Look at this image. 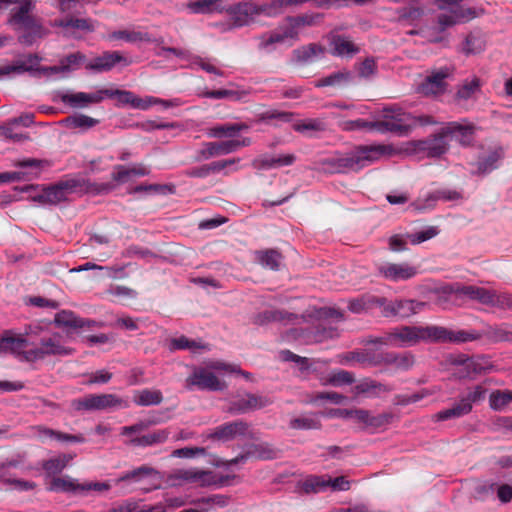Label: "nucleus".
<instances>
[{"label": "nucleus", "instance_id": "obj_4", "mask_svg": "<svg viewBox=\"0 0 512 512\" xmlns=\"http://www.w3.org/2000/svg\"><path fill=\"white\" fill-rule=\"evenodd\" d=\"M35 4L32 0H20L19 5L10 10L8 24L15 30H25L34 34H39L41 31V24L32 15Z\"/></svg>", "mask_w": 512, "mask_h": 512}, {"label": "nucleus", "instance_id": "obj_37", "mask_svg": "<svg viewBox=\"0 0 512 512\" xmlns=\"http://www.w3.org/2000/svg\"><path fill=\"white\" fill-rule=\"evenodd\" d=\"M55 322L60 326H65V327L74 328V329L84 328V327L89 328L94 323L93 320L78 317L72 311H67V310H63V311L57 313L55 316Z\"/></svg>", "mask_w": 512, "mask_h": 512}, {"label": "nucleus", "instance_id": "obj_6", "mask_svg": "<svg viewBox=\"0 0 512 512\" xmlns=\"http://www.w3.org/2000/svg\"><path fill=\"white\" fill-rule=\"evenodd\" d=\"M71 354H73V349L66 347L63 344L62 337L54 334L41 338L39 346L25 352V359L27 361H37L47 356H67Z\"/></svg>", "mask_w": 512, "mask_h": 512}, {"label": "nucleus", "instance_id": "obj_61", "mask_svg": "<svg viewBox=\"0 0 512 512\" xmlns=\"http://www.w3.org/2000/svg\"><path fill=\"white\" fill-rule=\"evenodd\" d=\"M489 306L512 310V295L507 292H499L492 289V303H490Z\"/></svg>", "mask_w": 512, "mask_h": 512}, {"label": "nucleus", "instance_id": "obj_2", "mask_svg": "<svg viewBox=\"0 0 512 512\" xmlns=\"http://www.w3.org/2000/svg\"><path fill=\"white\" fill-rule=\"evenodd\" d=\"M413 116L404 112L401 108H384L382 118L374 121V130L386 133L390 132L398 136L407 135L413 128Z\"/></svg>", "mask_w": 512, "mask_h": 512}, {"label": "nucleus", "instance_id": "obj_25", "mask_svg": "<svg viewBox=\"0 0 512 512\" xmlns=\"http://www.w3.org/2000/svg\"><path fill=\"white\" fill-rule=\"evenodd\" d=\"M36 435L42 442L54 440L58 442L84 443L85 437L82 434H68L58 430H53L45 426L35 427Z\"/></svg>", "mask_w": 512, "mask_h": 512}, {"label": "nucleus", "instance_id": "obj_33", "mask_svg": "<svg viewBox=\"0 0 512 512\" xmlns=\"http://www.w3.org/2000/svg\"><path fill=\"white\" fill-rule=\"evenodd\" d=\"M50 491L55 492H86L91 489V485H82L70 477H54L50 484Z\"/></svg>", "mask_w": 512, "mask_h": 512}, {"label": "nucleus", "instance_id": "obj_60", "mask_svg": "<svg viewBox=\"0 0 512 512\" xmlns=\"http://www.w3.org/2000/svg\"><path fill=\"white\" fill-rule=\"evenodd\" d=\"M78 184L79 181L77 179L64 177L53 185L42 187L40 192H64L76 188Z\"/></svg>", "mask_w": 512, "mask_h": 512}, {"label": "nucleus", "instance_id": "obj_11", "mask_svg": "<svg viewBox=\"0 0 512 512\" xmlns=\"http://www.w3.org/2000/svg\"><path fill=\"white\" fill-rule=\"evenodd\" d=\"M379 275L392 282L405 281L413 278L417 274L416 267L403 262L391 263L380 262L376 265Z\"/></svg>", "mask_w": 512, "mask_h": 512}, {"label": "nucleus", "instance_id": "obj_21", "mask_svg": "<svg viewBox=\"0 0 512 512\" xmlns=\"http://www.w3.org/2000/svg\"><path fill=\"white\" fill-rule=\"evenodd\" d=\"M228 13L234 27L248 25L253 16L259 13L256 5L248 2L238 3L229 8Z\"/></svg>", "mask_w": 512, "mask_h": 512}, {"label": "nucleus", "instance_id": "obj_1", "mask_svg": "<svg viewBox=\"0 0 512 512\" xmlns=\"http://www.w3.org/2000/svg\"><path fill=\"white\" fill-rule=\"evenodd\" d=\"M395 153L396 150L391 145H360L344 155L322 160L321 168L327 173L358 171L384 156H392Z\"/></svg>", "mask_w": 512, "mask_h": 512}, {"label": "nucleus", "instance_id": "obj_17", "mask_svg": "<svg viewBox=\"0 0 512 512\" xmlns=\"http://www.w3.org/2000/svg\"><path fill=\"white\" fill-rule=\"evenodd\" d=\"M504 157V150L501 146H493L488 148L476 162L475 174L486 175L493 170L497 169L499 162Z\"/></svg>", "mask_w": 512, "mask_h": 512}, {"label": "nucleus", "instance_id": "obj_28", "mask_svg": "<svg viewBox=\"0 0 512 512\" xmlns=\"http://www.w3.org/2000/svg\"><path fill=\"white\" fill-rule=\"evenodd\" d=\"M382 361L384 365L392 366L398 371H407L415 364V357L411 352H385Z\"/></svg>", "mask_w": 512, "mask_h": 512}, {"label": "nucleus", "instance_id": "obj_31", "mask_svg": "<svg viewBox=\"0 0 512 512\" xmlns=\"http://www.w3.org/2000/svg\"><path fill=\"white\" fill-rule=\"evenodd\" d=\"M296 318L295 314L285 310H264L254 315L253 323L256 325H267L273 322H288Z\"/></svg>", "mask_w": 512, "mask_h": 512}, {"label": "nucleus", "instance_id": "obj_10", "mask_svg": "<svg viewBox=\"0 0 512 512\" xmlns=\"http://www.w3.org/2000/svg\"><path fill=\"white\" fill-rule=\"evenodd\" d=\"M251 144V139L245 137L243 139H229L220 142H207L204 144L203 149L199 151V155L203 159L227 155L238 151L242 147H247Z\"/></svg>", "mask_w": 512, "mask_h": 512}, {"label": "nucleus", "instance_id": "obj_8", "mask_svg": "<svg viewBox=\"0 0 512 512\" xmlns=\"http://www.w3.org/2000/svg\"><path fill=\"white\" fill-rule=\"evenodd\" d=\"M447 134L443 133V127L440 131L431 137L423 140L412 141L410 151L416 154H423L429 158L440 157L448 151Z\"/></svg>", "mask_w": 512, "mask_h": 512}, {"label": "nucleus", "instance_id": "obj_54", "mask_svg": "<svg viewBox=\"0 0 512 512\" xmlns=\"http://www.w3.org/2000/svg\"><path fill=\"white\" fill-rule=\"evenodd\" d=\"M326 128V122L319 118L305 119L293 125V129L299 133H305L307 131L323 132Z\"/></svg>", "mask_w": 512, "mask_h": 512}, {"label": "nucleus", "instance_id": "obj_51", "mask_svg": "<svg viewBox=\"0 0 512 512\" xmlns=\"http://www.w3.org/2000/svg\"><path fill=\"white\" fill-rule=\"evenodd\" d=\"M512 403V391L495 390L489 396V406L492 410L501 411Z\"/></svg>", "mask_w": 512, "mask_h": 512}, {"label": "nucleus", "instance_id": "obj_58", "mask_svg": "<svg viewBox=\"0 0 512 512\" xmlns=\"http://www.w3.org/2000/svg\"><path fill=\"white\" fill-rule=\"evenodd\" d=\"M244 94H245L244 92H239V91H235V90L219 89V90H205L200 94V97L212 98V99L230 98L233 100H240Z\"/></svg>", "mask_w": 512, "mask_h": 512}, {"label": "nucleus", "instance_id": "obj_39", "mask_svg": "<svg viewBox=\"0 0 512 512\" xmlns=\"http://www.w3.org/2000/svg\"><path fill=\"white\" fill-rule=\"evenodd\" d=\"M148 174H149V169L142 164H136L131 167L117 165L114 167L112 178L117 182H126L131 177L145 176Z\"/></svg>", "mask_w": 512, "mask_h": 512}, {"label": "nucleus", "instance_id": "obj_7", "mask_svg": "<svg viewBox=\"0 0 512 512\" xmlns=\"http://www.w3.org/2000/svg\"><path fill=\"white\" fill-rule=\"evenodd\" d=\"M76 410L96 411L127 408L128 402L115 394H89L74 401Z\"/></svg>", "mask_w": 512, "mask_h": 512}, {"label": "nucleus", "instance_id": "obj_53", "mask_svg": "<svg viewBox=\"0 0 512 512\" xmlns=\"http://www.w3.org/2000/svg\"><path fill=\"white\" fill-rule=\"evenodd\" d=\"M425 304L414 300H396V316L407 318L416 314Z\"/></svg>", "mask_w": 512, "mask_h": 512}, {"label": "nucleus", "instance_id": "obj_43", "mask_svg": "<svg viewBox=\"0 0 512 512\" xmlns=\"http://www.w3.org/2000/svg\"><path fill=\"white\" fill-rule=\"evenodd\" d=\"M133 401L138 406L159 405L163 401V395L160 390L146 388L135 391Z\"/></svg>", "mask_w": 512, "mask_h": 512}, {"label": "nucleus", "instance_id": "obj_12", "mask_svg": "<svg viewBox=\"0 0 512 512\" xmlns=\"http://www.w3.org/2000/svg\"><path fill=\"white\" fill-rule=\"evenodd\" d=\"M456 299H467L489 306L492 303V289L475 285L456 284L452 287Z\"/></svg>", "mask_w": 512, "mask_h": 512}, {"label": "nucleus", "instance_id": "obj_27", "mask_svg": "<svg viewBox=\"0 0 512 512\" xmlns=\"http://www.w3.org/2000/svg\"><path fill=\"white\" fill-rule=\"evenodd\" d=\"M32 344L27 336L5 335L0 339V350L25 356V352L31 349L29 346Z\"/></svg>", "mask_w": 512, "mask_h": 512}, {"label": "nucleus", "instance_id": "obj_63", "mask_svg": "<svg viewBox=\"0 0 512 512\" xmlns=\"http://www.w3.org/2000/svg\"><path fill=\"white\" fill-rule=\"evenodd\" d=\"M354 380L353 374L346 370L332 371L328 378V382L333 386L352 384Z\"/></svg>", "mask_w": 512, "mask_h": 512}, {"label": "nucleus", "instance_id": "obj_5", "mask_svg": "<svg viewBox=\"0 0 512 512\" xmlns=\"http://www.w3.org/2000/svg\"><path fill=\"white\" fill-rule=\"evenodd\" d=\"M289 24L280 26L277 29L264 33L259 37V47L267 49L271 45L282 43L285 39L295 38L298 35L297 27L312 24V17L298 16L289 18Z\"/></svg>", "mask_w": 512, "mask_h": 512}, {"label": "nucleus", "instance_id": "obj_9", "mask_svg": "<svg viewBox=\"0 0 512 512\" xmlns=\"http://www.w3.org/2000/svg\"><path fill=\"white\" fill-rule=\"evenodd\" d=\"M273 403V400L267 395L244 393L238 395L231 401L229 412L233 414H245L250 411L265 408Z\"/></svg>", "mask_w": 512, "mask_h": 512}, {"label": "nucleus", "instance_id": "obj_15", "mask_svg": "<svg viewBox=\"0 0 512 512\" xmlns=\"http://www.w3.org/2000/svg\"><path fill=\"white\" fill-rule=\"evenodd\" d=\"M448 75V71L443 69L432 73L419 85L418 92L427 97H436L443 94L447 88L445 79Z\"/></svg>", "mask_w": 512, "mask_h": 512}, {"label": "nucleus", "instance_id": "obj_34", "mask_svg": "<svg viewBox=\"0 0 512 512\" xmlns=\"http://www.w3.org/2000/svg\"><path fill=\"white\" fill-rule=\"evenodd\" d=\"M239 161H240L239 158L214 161L212 163L205 164L200 167L192 168L188 172V174L193 177H199V178L206 177L211 173L220 172L221 170H223L229 166L235 165Z\"/></svg>", "mask_w": 512, "mask_h": 512}, {"label": "nucleus", "instance_id": "obj_38", "mask_svg": "<svg viewBox=\"0 0 512 512\" xmlns=\"http://www.w3.org/2000/svg\"><path fill=\"white\" fill-rule=\"evenodd\" d=\"M74 454L62 453L42 463V468L48 476L60 474L67 465L74 459Z\"/></svg>", "mask_w": 512, "mask_h": 512}, {"label": "nucleus", "instance_id": "obj_14", "mask_svg": "<svg viewBox=\"0 0 512 512\" xmlns=\"http://www.w3.org/2000/svg\"><path fill=\"white\" fill-rule=\"evenodd\" d=\"M462 0H435V4L440 10L448 9L457 24L468 22L483 13V10H477L471 7L460 5Z\"/></svg>", "mask_w": 512, "mask_h": 512}, {"label": "nucleus", "instance_id": "obj_29", "mask_svg": "<svg viewBox=\"0 0 512 512\" xmlns=\"http://www.w3.org/2000/svg\"><path fill=\"white\" fill-rule=\"evenodd\" d=\"M250 126L246 123H224L218 124L208 129V136L213 138L233 139L239 132L247 131Z\"/></svg>", "mask_w": 512, "mask_h": 512}, {"label": "nucleus", "instance_id": "obj_46", "mask_svg": "<svg viewBox=\"0 0 512 512\" xmlns=\"http://www.w3.org/2000/svg\"><path fill=\"white\" fill-rule=\"evenodd\" d=\"M481 85V80L478 77L463 81L456 92L455 99L458 101L472 99L475 94L480 92Z\"/></svg>", "mask_w": 512, "mask_h": 512}, {"label": "nucleus", "instance_id": "obj_40", "mask_svg": "<svg viewBox=\"0 0 512 512\" xmlns=\"http://www.w3.org/2000/svg\"><path fill=\"white\" fill-rule=\"evenodd\" d=\"M255 259L264 268L278 270L283 257L281 253L275 249H266L256 251Z\"/></svg>", "mask_w": 512, "mask_h": 512}, {"label": "nucleus", "instance_id": "obj_41", "mask_svg": "<svg viewBox=\"0 0 512 512\" xmlns=\"http://www.w3.org/2000/svg\"><path fill=\"white\" fill-rule=\"evenodd\" d=\"M352 79L351 72L348 70H341L334 72L330 75L322 77L314 81V86L317 88L322 87H340L345 85Z\"/></svg>", "mask_w": 512, "mask_h": 512}, {"label": "nucleus", "instance_id": "obj_57", "mask_svg": "<svg viewBox=\"0 0 512 512\" xmlns=\"http://www.w3.org/2000/svg\"><path fill=\"white\" fill-rule=\"evenodd\" d=\"M29 199L41 206L57 205L68 200L66 194H34Z\"/></svg>", "mask_w": 512, "mask_h": 512}, {"label": "nucleus", "instance_id": "obj_23", "mask_svg": "<svg viewBox=\"0 0 512 512\" xmlns=\"http://www.w3.org/2000/svg\"><path fill=\"white\" fill-rule=\"evenodd\" d=\"M296 160L294 154L280 156L261 155L252 161V166L257 170H268L292 165Z\"/></svg>", "mask_w": 512, "mask_h": 512}, {"label": "nucleus", "instance_id": "obj_56", "mask_svg": "<svg viewBox=\"0 0 512 512\" xmlns=\"http://www.w3.org/2000/svg\"><path fill=\"white\" fill-rule=\"evenodd\" d=\"M153 474H157V471L154 468L147 466V465H143V466H140L132 471H128V472L124 473L120 477L119 481L125 482V481H129V480H134L136 482H139L143 478L149 477Z\"/></svg>", "mask_w": 512, "mask_h": 512}, {"label": "nucleus", "instance_id": "obj_26", "mask_svg": "<svg viewBox=\"0 0 512 512\" xmlns=\"http://www.w3.org/2000/svg\"><path fill=\"white\" fill-rule=\"evenodd\" d=\"M330 47L332 54L340 57H352L360 51L349 37L338 34L331 35Z\"/></svg>", "mask_w": 512, "mask_h": 512}, {"label": "nucleus", "instance_id": "obj_35", "mask_svg": "<svg viewBox=\"0 0 512 512\" xmlns=\"http://www.w3.org/2000/svg\"><path fill=\"white\" fill-rule=\"evenodd\" d=\"M472 411V407L469 402H466L461 396L458 401L455 402L452 407L439 411L436 414V419L439 421H445L449 419L461 418L468 415Z\"/></svg>", "mask_w": 512, "mask_h": 512}, {"label": "nucleus", "instance_id": "obj_24", "mask_svg": "<svg viewBox=\"0 0 512 512\" xmlns=\"http://www.w3.org/2000/svg\"><path fill=\"white\" fill-rule=\"evenodd\" d=\"M123 56L117 51H107L102 55L94 58L85 66L87 70L97 73L110 71L116 64L124 61Z\"/></svg>", "mask_w": 512, "mask_h": 512}, {"label": "nucleus", "instance_id": "obj_30", "mask_svg": "<svg viewBox=\"0 0 512 512\" xmlns=\"http://www.w3.org/2000/svg\"><path fill=\"white\" fill-rule=\"evenodd\" d=\"M492 365L483 358H469L463 370H458L457 374L460 378L475 379L477 376L486 374Z\"/></svg>", "mask_w": 512, "mask_h": 512}, {"label": "nucleus", "instance_id": "obj_49", "mask_svg": "<svg viewBox=\"0 0 512 512\" xmlns=\"http://www.w3.org/2000/svg\"><path fill=\"white\" fill-rule=\"evenodd\" d=\"M289 427L295 430L320 429L321 422L316 414H305L290 420Z\"/></svg>", "mask_w": 512, "mask_h": 512}, {"label": "nucleus", "instance_id": "obj_55", "mask_svg": "<svg viewBox=\"0 0 512 512\" xmlns=\"http://www.w3.org/2000/svg\"><path fill=\"white\" fill-rule=\"evenodd\" d=\"M486 394L487 388L484 385L479 384L469 388L465 394L461 395V397L466 402H469L473 408V404H479L485 400Z\"/></svg>", "mask_w": 512, "mask_h": 512}, {"label": "nucleus", "instance_id": "obj_19", "mask_svg": "<svg viewBox=\"0 0 512 512\" xmlns=\"http://www.w3.org/2000/svg\"><path fill=\"white\" fill-rule=\"evenodd\" d=\"M187 381L201 390L221 391L226 387L224 382H221L214 373L206 369L195 371Z\"/></svg>", "mask_w": 512, "mask_h": 512}, {"label": "nucleus", "instance_id": "obj_3", "mask_svg": "<svg viewBox=\"0 0 512 512\" xmlns=\"http://www.w3.org/2000/svg\"><path fill=\"white\" fill-rule=\"evenodd\" d=\"M422 341L441 343H466L481 338V334L472 330H450L441 326H421Z\"/></svg>", "mask_w": 512, "mask_h": 512}, {"label": "nucleus", "instance_id": "obj_47", "mask_svg": "<svg viewBox=\"0 0 512 512\" xmlns=\"http://www.w3.org/2000/svg\"><path fill=\"white\" fill-rule=\"evenodd\" d=\"M325 49L315 43H311L307 46H302L293 51V56L298 63H307L312 61L314 58L323 55Z\"/></svg>", "mask_w": 512, "mask_h": 512}, {"label": "nucleus", "instance_id": "obj_59", "mask_svg": "<svg viewBox=\"0 0 512 512\" xmlns=\"http://www.w3.org/2000/svg\"><path fill=\"white\" fill-rule=\"evenodd\" d=\"M86 57L81 52L71 53L61 59V67L52 68L53 71L70 70L78 67L85 61Z\"/></svg>", "mask_w": 512, "mask_h": 512}, {"label": "nucleus", "instance_id": "obj_18", "mask_svg": "<svg viewBox=\"0 0 512 512\" xmlns=\"http://www.w3.org/2000/svg\"><path fill=\"white\" fill-rule=\"evenodd\" d=\"M248 427V423L243 420L224 423L214 428L208 435V438L220 441H229L237 436L244 435L248 430Z\"/></svg>", "mask_w": 512, "mask_h": 512}, {"label": "nucleus", "instance_id": "obj_42", "mask_svg": "<svg viewBox=\"0 0 512 512\" xmlns=\"http://www.w3.org/2000/svg\"><path fill=\"white\" fill-rule=\"evenodd\" d=\"M460 194H424V197H419L412 203V206L417 211H426L432 209L438 199L444 201H452L458 199Z\"/></svg>", "mask_w": 512, "mask_h": 512}, {"label": "nucleus", "instance_id": "obj_62", "mask_svg": "<svg viewBox=\"0 0 512 512\" xmlns=\"http://www.w3.org/2000/svg\"><path fill=\"white\" fill-rule=\"evenodd\" d=\"M330 482L324 480L322 477H310L303 482V491L307 494L318 493L325 488L329 487Z\"/></svg>", "mask_w": 512, "mask_h": 512}, {"label": "nucleus", "instance_id": "obj_32", "mask_svg": "<svg viewBox=\"0 0 512 512\" xmlns=\"http://www.w3.org/2000/svg\"><path fill=\"white\" fill-rule=\"evenodd\" d=\"M183 478L188 481H199L202 485H214V484H225L229 476H221L217 477L215 474H213L211 471H204V470H198V469H190L186 470L183 473Z\"/></svg>", "mask_w": 512, "mask_h": 512}, {"label": "nucleus", "instance_id": "obj_45", "mask_svg": "<svg viewBox=\"0 0 512 512\" xmlns=\"http://www.w3.org/2000/svg\"><path fill=\"white\" fill-rule=\"evenodd\" d=\"M51 25L53 27H61V28H72L81 31H93L94 27L90 19L86 18H75V17H65L62 19L54 20Z\"/></svg>", "mask_w": 512, "mask_h": 512}, {"label": "nucleus", "instance_id": "obj_36", "mask_svg": "<svg viewBox=\"0 0 512 512\" xmlns=\"http://www.w3.org/2000/svg\"><path fill=\"white\" fill-rule=\"evenodd\" d=\"M396 14L398 22L417 25L425 15V8L419 4L410 5L398 8Z\"/></svg>", "mask_w": 512, "mask_h": 512}, {"label": "nucleus", "instance_id": "obj_13", "mask_svg": "<svg viewBox=\"0 0 512 512\" xmlns=\"http://www.w3.org/2000/svg\"><path fill=\"white\" fill-rule=\"evenodd\" d=\"M103 88L99 89L93 93H85V92H61L58 94L59 99L65 105H68L74 109H80L88 107L92 104H98L102 102L103 99Z\"/></svg>", "mask_w": 512, "mask_h": 512}, {"label": "nucleus", "instance_id": "obj_64", "mask_svg": "<svg viewBox=\"0 0 512 512\" xmlns=\"http://www.w3.org/2000/svg\"><path fill=\"white\" fill-rule=\"evenodd\" d=\"M510 332L506 325H496L488 327L486 336L495 342H507Z\"/></svg>", "mask_w": 512, "mask_h": 512}, {"label": "nucleus", "instance_id": "obj_44", "mask_svg": "<svg viewBox=\"0 0 512 512\" xmlns=\"http://www.w3.org/2000/svg\"><path fill=\"white\" fill-rule=\"evenodd\" d=\"M168 436V430L160 429L140 437H135L130 440V443L134 446L140 447L152 446L155 444L164 443L168 439Z\"/></svg>", "mask_w": 512, "mask_h": 512}, {"label": "nucleus", "instance_id": "obj_50", "mask_svg": "<svg viewBox=\"0 0 512 512\" xmlns=\"http://www.w3.org/2000/svg\"><path fill=\"white\" fill-rule=\"evenodd\" d=\"M63 123L70 129L79 128L82 130H87L96 126L99 123V120L84 114H78L68 116L63 120Z\"/></svg>", "mask_w": 512, "mask_h": 512}, {"label": "nucleus", "instance_id": "obj_16", "mask_svg": "<svg viewBox=\"0 0 512 512\" xmlns=\"http://www.w3.org/2000/svg\"><path fill=\"white\" fill-rule=\"evenodd\" d=\"M393 347H410L422 341L421 326H400L391 329Z\"/></svg>", "mask_w": 512, "mask_h": 512}, {"label": "nucleus", "instance_id": "obj_20", "mask_svg": "<svg viewBox=\"0 0 512 512\" xmlns=\"http://www.w3.org/2000/svg\"><path fill=\"white\" fill-rule=\"evenodd\" d=\"M103 99L107 98H117L119 105H129L132 108L147 110V105L145 103V98H140L135 95L133 92L128 90L121 89H107L103 88Z\"/></svg>", "mask_w": 512, "mask_h": 512}, {"label": "nucleus", "instance_id": "obj_52", "mask_svg": "<svg viewBox=\"0 0 512 512\" xmlns=\"http://www.w3.org/2000/svg\"><path fill=\"white\" fill-rule=\"evenodd\" d=\"M109 37L115 40H125L130 43L151 41V37L148 33L140 31L119 30L112 32Z\"/></svg>", "mask_w": 512, "mask_h": 512}, {"label": "nucleus", "instance_id": "obj_48", "mask_svg": "<svg viewBox=\"0 0 512 512\" xmlns=\"http://www.w3.org/2000/svg\"><path fill=\"white\" fill-rule=\"evenodd\" d=\"M39 58L36 55H28L23 61H19L14 65H5L0 67V76L9 75L11 73H23L31 71L34 65H37Z\"/></svg>", "mask_w": 512, "mask_h": 512}, {"label": "nucleus", "instance_id": "obj_22", "mask_svg": "<svg viewBox=\"0 0 512 512\" xmlns=\"http://www.w3.org/2000/svg\"><path fill=\"white\" fill-rule=\"evenodd\" d=\"M475 126L473 124H461L448 122L443 126V133L455 137L461 145L468 146L474 140Z\"/></svg>", "mask_w": 512, "mask_h": 512}]
</instances>
